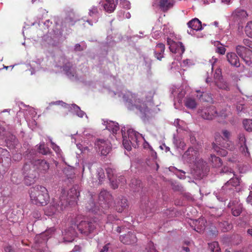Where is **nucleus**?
I'll return each instance as SVG.
<instances>
[{
  "label": "nucleus",
  "mask_w": 252,
  "mask_h": 252,
  "mask_svg": "<svg viewBox=\"0 0 252 252\" xmlns=\"http://www.w3.org/2000/svg\"><path fill=\"white\" fill-rule=\"evenodd\" d=\"M122 97L125 101L126 105L129 110L136 109L141 113V117L144 119L150 113L148 106V103H150L153 97V94L151 93L149 97H146L145 100L143 101V98L139 94H132L129 91L125 93L120 92H114V95Z\"/></svg>",
  "instance_id": "f257e3e1"
},
{
  "label": "nucleus",
  "mask_w": 252,
  "mask_h": 252,
  "mask_svg": "<svg viewBox=\"0 0 252 252\" xmlns=\"http://www.w3.org/2000/svg\"><path fill=\"white\" fill-rule=\"evenodd\" d=\"M79 196V192L77 191L75 188H72L67 193V198H65V191L62 192V195L58 199H54L48 206L45 210V214L48 216H52L61 213L68 204L72 201H76V199Z\"/></svg>",
  "instance_id": "f03ea898"
},
{
  "label": "nucleus",
  "mask_w": 252,
  "mask_h": 252,
  "mask_svg": "<svg viewBox=\"0 0 252 252\" xmlns=\"http://www.w3.org/2000/svg\"><path fill=\"white\" fill-rule=\"evenodd\" d=\"M111 131L113 134L117 139V134L119 132V135H122L123 138V144L124 148L127 151H130L131 149V146L135 148L138 146L140 141L143 139L142 135L135 131L133 129H129L127 131L128 138L123 135L124 130L122 129L121 133H120V127L117 123L111 121Z\"/></svg>",
  "instance_id": "7ed1b4c3"
},
{
  "label": "nucleus",
  "mask_w": 252,
  "mask_h": 252,
  "mask_svg": "<svg viewBox=\"0 0 252 252\" xmlns=\"http://www.w3.org/2000/svg\"><path fill=\"white\" fill-rule=\"evenodd\" d=\"M222 137L218 134H216V144H213V148L219 155L225 156L228 154L226 149L232 151L235 149V147L231 141L229 140L231 136L229 131L226 129L222 130Z\"/></svg>",
  "instance_id": "20e7f679"
},
{
  "label": "nucleus",
  "mask_w": 252,
  "mask_h": 252,
  "mask_svg": "<svg viewBox=\"0 0 252 252\" xmlns=\"http://www.w3.org/2000/svg\"><path fill=\"white\" fill-rule=\"evenodd\" d=\"M30 198L32 204L37 206H44L49 200V195L45 187L37 185L31 189Z\"/></svg>",
  "instance_id": "39448f33"
},
{
  "label": "nucleus",
  "mask_w": 252,
  "mask_h": 252,
  "mask_svg": "<svg viewBox=\"0 0 252 252\" xmlns=\"http://www.w3.org/2000/svg\"><path fill=\"white\" fill-rule=\"evenodd\" d=\"M185 162L194 164L199 169L202 168L205 162L199 158V149L197 147H190L182 156Z\"/></svg>",
  "instance_id": "423d86ee"
},
{
  "label": "nucleus",
  "mask_w": 252,
  "mask_h": 252,
  "mask_svg": "<svg viewBox=\"0 0 252 252\" xmlns=\"http://www.w3.org/2000/svg\"><path fill=\"white\" fill-rule=\"evenodd\" d=\"M248 14L246 11L237 8L232 13L230 18V24H236L238 25V30L239 31L243 29L242 23L243 21L247 19Z\"/></svg>",
  "instance_id": "0eeeda50"
},
{
  "label": "nucleus",
  "mask_w": 252,
  "mask_h": 252,
  "mask_svg": "<svg viewBox=\"0 0 252 252\" xmlns=\"http://www.w3.org/2000/svg\"><path fill=\"white\" fill-rule=\"evenodd\" d=\"M81 218V216H78L76 218V220L75 221V226L76 227L81 233L88 235L93 232L95 228V226L94 223L92 222L81 220L79 222L78 221Z\"/></svg>",
  "instance_id": "6e6552de"
},
{
  "label": "nucleus",
  "mask_w": 252,
  "mask_h": 252,
  "mask_svg": "<svg viewBox=\"0 0 252 252\" xmlns=\"http://www.w3.org/2000/svg\"><path fill=\"white\" fill-rule=\"evenodd\" d=\"M237 54L241 57L248 65L252 64V51L246 47L238 45L236 47Z\"/></svg>",
  "instance_id": "1a4fd4ad"
},
{
  "label": "nucleus",
  "mask_w": 252,
  "mask_h": 252,
  "mask_svg": "<svg viewBox=\"0 0 252 252\" xmlns=\"http://www.w3.org/2000/svg\"><path fill=\"white\" fill-rule=\"evenodd\" d=\"M170 34H172L170 33ZM173 35H170V37H167V42L169 45L170 51L174 53H177L180 56L182 55L185 51V47L181 42H176L173 40Z\"/></svg>",
  "instance_id": "9d476101"
},
{
  "label": "nucleus",
  "mask_w": 252,
  "mask_h": 252,
  "mask_svg": "<svg viewBox=\"0 0 252 252\" xmlns=\"http://www.w3.org/2000/svg\"><path fill=\"white\" fill-rule=\"evenodd\" d=\"M214 82L216 85L220 89L228 90V84L222 78L221 71L220 68H217L214 74Z\"/></svg>",
  "instance_id": "9b49d317"
},
{
  "label": "nucleus",
  "mask_w": 252,
  "mask_h": 252,
  "mask_svg": "<svg viewBox=\"0 0 252 252\" xmlns=\"http://www.w3.org/2000/svg\"><path fill=\"white\" fill-rule=\"evenodd\" d=\"M198 113L202 118L206 120H212L218 116L216 108L213 106L199 110Z\"/></svg>",
  "instance_id": "f8f14e48"
},
{
  "label": "nucleus",
  "mask_w": 252,
  "mask_h": 252,
  "mask_svg": "<svg viewBox=\"0 0 252 252\" xmlns=\"http://www.w3.org/2000/svg\"><path fill=\"white\" fill-rule=\"evenodd\" d=\"M34 169H37L39 173L45 174L49 169V164L46 161L41 159L35 160L32 163Z\"/></svg>",
  "instance_id": "ddd939ff"
},
{
  "label": "nucleus",
  "mask_w": 252,
  "mask_h": 252,
  "mask_svg": "<svg viewBox=\"0 0 252 252\" xmlns=\"http://www.w3.org/2000/svg\"><path fill=\"white\" fill-rule=\"evenodd\" d=\"M75 224L64 230L63 232V239L64 242H72L76 236Z\"/></svg>",
  "instance_id": "4468645a"
},
{
  "label": "nucleus",
  "mask_w": 252,
  "mask_h": 252,
  "mask_svg": "<svg viewBox=\"0 0 252 252\" xmlns=\"http://www.w3.org/2000/svg\"><path fill=\"white\" fill-rule=\"evenodd\" d=\"M174 4L173 0H155L153 5L158 6L163 11H165L172 8Z\"/></svg>",
  "instance_id": "2eb2a0df"
},
{
  "label": "nucleus",
  "mask_w": 252,
  "mask_h": 252,
  "mask_svg": "<svg viewBox=\"0 0 252 252\" xmlns=\"http://www.w3.org/2000/svg\"><path fill=\"white\" fill-rule=\"evenodd\" d=\"M63 70L66 76L71 79L77 78L75 67L69 62L65 63L63 66Z\"/></svg>",
  "instance_id": "dca6fc26"
},
{
  "label": "nucleus",
  "mask_w": 252,
  "mask_h": 252,
  "mask_svg": "<svg viewBox=\"0 0 252 252\" xmlns=\"http://www.w3.org/2000/svg\"><path fill=\"white\" fill-rule=\"evenodd\" d=\"M11 157L9 153L5 149L0 148V161L3 166L9 167L11 164Z\"/></svg>",
  "instance_id": "f3484780"
},
{
  "label": "nucleus",
  "mask_w": 252,
  "mask_h": 252,
  "mask_svg": "<svg viewBox=\"0 0 252 252\" xmlns=\"http://www.w3.org/2000/svg\"><path fill=\"white\" fill-rule=\"evenodd\" d=\"M238 138L239 144L240 145V151L246 158H249L250 156V154L246 145V138L245 135L243 134H240Z\"/></svg>",
  "instance_id": "a211bd4d"
},
{
  "label": "nucleus",
  "mask_w": 252,
  "mask_h": 252,
  "mask_svg": "<svg viewBox=\"0 0 252 252\" xmlns=\"http://www.w3.org/2000/svg\"><path fill=\"white\" fill-rule=\"evenodd\" d=\"M226 57L228 62L231 65L237 67L240 66L239 59L235 53L233 52L228 53Z\"/></svg>",
  "instance_id": "6ab92c4d"
},
{
  "label": "nucleus",
  "mask_w": 252,
  "mask_h": 252,
  "mask_svg": "<svg viewBox=\"0 0 252 252\" xmlns=\"http://www.w3.org/2000/svg\"><path fill=\"white\" fill-rule=\"evenodd\" d=\"M120 239L122 243L126 244H133L136 241V238L135 235L132 233H128L125 236H121Z\"/></svg>",
  "instance_id": "aec40b11"
},
{
  "label": "nucleus",
  "mask_w": 252,
  "mask_h": 252,
  "mask_svg": "<svg viewBox=\"0 0 252 252\" xmlns=\"http://www.w3.org/2000/svg\"><path fill=\"white\" fill-rule=\"evenodd\" d=\"M188 27L195 31H200L202 29L201 22L197 18H194L188 23Z\"/></svg>",
  "instance_id": "412c9836"
},
{
  "label": "nucleus",
  "mask_w": 252,
  "mask_h": 252,
  "mask_svg": "<svg viewBox=\"0 0 252 252\" xmlns=\"http://www.w3.org/2000/svg\"><path fill=\"white\" fill-rule=\"evenodd\" d=\"M165 50V46L162 43L158 44L155 48V55L157 59L161 60L163 57V54Z\"/></svg>",
  "instance_id": "4be33fe9"
},
{
  "label": "nucleus",
  "mask_w": 252,
  "mask_h": 252,
  "mask_svg": "<svg viewBox=\"0 0 252 252\" xmlns=\"http://www.w3.org/2000/svg\"><path fill=\"white\" fill-rule=\"evenodd\" d=\"M5 142L7 146L10 149H13L17 145L18 142L15 136L12 134H9L6 136L5 139Z\"/></svg>",
  "instance_id": "5701e85b"
},
{
  "label": "nucleus",
  "mask_w": 252,
  "mask_h": 252,
  "mask_svg": "<svg viewBox=\"0 0 252 252\" xmlns=\"http://www.w3.org/2000/svg\"><path fill=\"white\" fill-rule=\"evenodd\" d=\"M127 206V200L125 197L119 199L115 205L116 209L118 212H122Z\"/></svg>",
  "instance_id": "b1692460"
},
{
  "label": "nucleus",
  "mask_w": 252,
  "mask_h": 252,
  "mask_svg": "<svg viewBox=\"0 0 252 252\" xmlns=\"http://www.w3.org/2000/svg\"><path fill=\"white\" fill-rule=\"evenodd\" d=\"M113 2H111V12L115 9L116 5L118 4V0H113ZM120 5L124 8L129 9L130 8V3L129 1L126 0H120Z\"/></svg>",
  "instance_id": "393cba45"
},
{
  "label": "nucleus",
  "mask_w": 252,
  "mask_h": 252,
  "mask_svg": "<svg viewBox=\"0 0 252 252\" xmlns=\"http://www.w3.org/2000/svg\"><path fill=\"white\" fill-rule=\"evenodd\" d=\"M172 94L174 95L177 94V96L175 98L176 100L178 101V103H182V99L185 95V92L182 88L173 89L172 90Z\"/></svg>",
  "instance_id": "a878e982"
},
{
  "label": "nucleus",
  "mask_w": 252,
  "mask_h": 252,
  "mask_svg": "<svg viewBox=\"0 0 252 252\" xmlns=\"http://www.w3.org/2000/svg\"><path fill=\"white\" fill-rule=\"evenodd\" d=\"M32 172L33 173L29 175H26L25 176V183L27 186H30L33 184L37 177V173L36 172L32 170Z\"/></svg>",
  "instance_id": "bb28decb"
},
{
  "label": "nucleus",
  "mask_w": 252,
  "mask_h": 252,
  "mask_svg": "<svg viewBox=\"0 0 252 252\" xmlns=\"http://www.w3.org/2000/svg\"><path fill=\"white\" fill-rule=\"evenodd\" d=\"M239 179L236 177L231 178L226 184L222 187L223 190L226 189L227 188H229V186L236 187L239 185Z\"/></svg>",
  "instance_id": "cd10ccee"
},
{
  "label": "nucleus",
  "mask_w": 252,
  "mask_h": 252,
  "mask_svg": "<svg viewBox=\"0 0 252 252\" xmlns=\"http://www.w3.org/2000/svg\"><path fill=\"white\" fill-rule=\"evenodd\" d=\"M194 222L195 223V226L198 225L196 228H194L197 231L201 232L202 230L205 228V222L206 221L203 219H199L198 220H195Z\"/></svg>",
  "instance_id": "c85d7f7f"
},
{
  "label": "nucleus",
  "mask_w": 252,
  "mask_h": 252,
  "mask_svg": "<svg viewBox=\"0 0 252 252\" xmlns=\"http://www.w3.org/2000/svg\"><path fill=\"white\" fill-rule=\"evenodd\" d=\"M185 106L189 109H194L197 105L195 100L190 97H187L185 102Z\"/></svg>",
  "instance_id": "c756f323"
},
{
  "label": "nucleus",
  "mask_w": 252,
  "mask_h": 252,
  "mask_svg": "<svg viewBox=\"0 0 252 252\" xmlns=\"http://www.w3.org/2000/svg\"><path fill=\"white\" fill-rule=\"evenodd\" d=\"M196 93L199 94V95H197L198 98L204 101L211 102L212 100V97L210 95L204 94V92H201L200 90H196Z\"/></svg>",
  "instance_id": "7c9ffc66"
},
{
  "label": "nucleus",
  "mask_w": 252,
  "mask_h": 252,
  "mask_svg": "<svg viewBox=\"0 0 252 252\" xmlns=\"http://www.w3.org/2000/svg\"><path fill=\"white\" fill-rule=\"evenodd\" d=\"M210 161L212 163L213 166L214 167L218 168L222 165V162L220 158L214 155L211 156Z\"/></svg>",
  "instance_id": "2f4dec72"
},
{
  "label": "nucleus",
  "mask_w": 252,
  "mask_h": 252,
  "mask_svg": "<svg viewBox=\"0 0 252 252\" xmlns=\"http://www.w3.org/2000/svg\"><path fill=\"white\" fill-rule=\"evenodd\" d=\"M173 143L177 149L183 150L186 146L184 141L181 139L174 138Z\"/></svg>",
  "instance_id": "473e14b6"
},
{
  "label": "nucleus",
  "mask_w": 252,
  "mask_h": 252,
  "mask_svg": "<svg viewBox=\"0 0 252 252\" xmlns=\"http://www.w3.org/2000/svg\"><path fill=\"white\" fill-rule=\"evenodd\" d=\"M109 192L105 190H103L99 193V199L100 201L107 202V201L109 200Z\"/></svg>",
  "instance_id": "72a5a7b5"
},
{
  "label": "nucleus",
  "mask_w": 252,
  "mask_h": 252,
  "mask_svg": "<svg viewBox=\"0 0 252 252\" xmlns=\"http://www.w3.org/2000/svg\"><path fill=\"white\" fill-rule=\"evenodd\" d=\"M214 45L217 47L216 50V52L221 55H224L225 54L226 49L223 46L220 45V42L219 41H215Z\"/></svg>",
  "instance_id": "f704fd0d"
},
{
  "label": "nucleus",
  "mask_w": 252,
  "mask_h": 252,
  "mask_svg": "<svg viewBox=\"0 0 252 252\" xmlns=\"http://www.w3.org/2000/svg\"><path fill=\"white\" fill-rule=\"evenodd\" d=\"M98 142H100L101 144H103L105 145V141L103 140H99L98 141ZM104 145H100L99 148L100 149L101 155L103 156H106L110 152V148L108 147H106L105 148H104Z\"/></svg>",
  "instance_id": "c9c22d12"
},
{
  "label": "nucleus",
  "mask_w": 252,
  "mask_h": 252,
  "mask_svg": "<svg viewBox=\"0 0 252 252\" xmlns=\"http://www.w3.org/2000/svg\"><path fill=\"white\" fill-rule=\"evenodd\" d=\"M131 15L129 12H125L124 11L121 10L118 12V17L120 20H122L124 19H129Z\"/></svg>",
  "instance_id": "e433bc0d"
},
{
  "label": "nucleus",
  "mask_w": 252,
  "mask_h": 252,
  "mask_svg": "<svg viewBox=\"0 0 252 252\" xmlns=\"http://www.w3.org/2000/svg\"><path fill=\"white\" fill-rule=\"evenodd\" d=\"M246 35L250 38H252V21L247 23L245 28Z\"/></svg>",
  "instance_id": "4c0bfd02"
},
{
  "label": "nucleus",
  "mask_w": 252,
  "mask_h": 252,
  "mask_svg": "<svg viewBox=\"0 0 252 252\" xmlns=\"http://www.w3.org/2000/svg\"><path fill=\"white\" fill-rule=\"evenodd\" d=\"M243 124L246 130L248 131H252V120L245 119L243 121Z\"/></svg>",
  "instance_id": "58836bf2"
},
{
  "label": "nucleus",
  "mask_w": 252,
  "mask_h": 252,
  "mask_svg": "<svg viewBox=\"0 0 252 252\" xmlns=\"http://www.w3.org/2000/svg\"><path fill=\"white\" fill-rule=\"evenodd\" d=\"M219 227L222 231H227L232 228V225L227 221H224L219 224Z\"/></svg>",
  "instance_id": "ea45409f"
},
{
  "label": "nucleus",
  "mask_w": 252,
  "mask_h": 252,
  "mask_svg": "<svg viewBox=\"0 0 252 252\" xmlns=\"http://www.w3.org/2000/svg\"><path fill=\"white\" fill-rule=\"evenodd\" d=\"M209 247L213 252H220V249L217 242H213L209 244Z\"/></svg>",
  "instance_id": "a19ab883"
},
{
  "label": "nucleus",
  "mask_w": 252,
  "mask_h": 252,
  "mask_svg": "<svg viewBox=\"0 0 252 252\" xmlns=\"http://www.w3.org/2000/svg\"><path fill=\"white\" fill-rule=\"evenodd\" d=\"M72 109L74 110V111L76 112V115L80 117L83 118V116L85 115V113L84 112L82 111L80 107L77 106V105L75 104H72Z\"/></svg>",
  "instance_id": "79ce46f5"
},
{
  "label": "nucleus",
  "mask_w": 252,
  "mask_h": 252,
  "mask_svg": "<svg viewBox=\"0 0 252 252\" xmlns=\"http://www.w3.org/2000/svg\"><path fill=\"white\" fill-rule=\"evenodd\" d=\"M141 181L137 179H133L130 184V187L134 191L138 190V188H140Z\"/></svg>",
  "instance_id": "37998d69"
},
{
  "label": "nucleus",
  "mask_w": 252,
  "mask_h": 252,
  "mask_svg": "<svg viewBox=\"0 0 252 252\" xmlns=\"http://www.w3.org/2000/svg\"><path fill=\"white\" fill-rule=\"evenodd\" d=\"M102 4L104 9L108 13H110V0H101L100 3Z\"/></svg>",
  "instance_id": "c03bdc74"
},
{
  "label": "nucleus",
  "mask_w": 252,
  "mask_h": 252,
  "mask_svg": "<svg viewBox=\"0 0 252 252\" xmlns=\"http://www.w3.org/2000/svg\"><path fill=\"white\" fill-rule=\"evenodd\" d=\"M39 152L42 155H47L50 153L49 149L46 147L44 144H41L38 148Z\"/></svg>",
  "instance_id": "a18cd8bd"
},
{
  "label": "nucleus",
  "mask_w": 252,
  "mask_h": 252,
  "mask_svg": "<svg viewBox=\"0 0 252 252\" xmlns=\"http://www.w3.org/2000/svg\"><path fill=\"white\" fill-rule=\"evenodd\" d=\"M242 207L240 204L232 208V213L234 216H238L242 212Z\"/></svg>",
  "instance_id": "49530a36"
},
{
  "label": "nucleus",
  "mask_w": 252,
  "mask_h": 252,
  "mask_svg": "<svg viewBox=\"0 0 252 252\" xmlns=\"http://www.w3.org/2000/svg\"><path fill=\"white\" fill-rule=\"evenodd\" d=\"M31 171V164L29 163H25L23 168V174L25 175L32 174ZM33 172H32L33 173Z\"/></svg>",
  "instance_id": "de8ad7c7"
},
{
  "label": "nucleus",
  "mask_w": 252,
  "mask_h": 252,
  "mask_svg": "<svg viewBox=\"0 0 252 252\" xmlns=\"http://www.w3.org/2000/svg\"><path fill=\"white\" fill-rule=\"evenodd\" d=\"M95 202L91 198L89 202L88 203V204H87V206H86V209L90 211H92V212H94L95 211Z\"/></svg>",
  "instance_id": "09e8293b"
},
{
  "label": "nucleus",
  "mask_w": 252,
  "mask_h": 252,
  "mask_svg": "<svg viewBox=\"0 0 252 252\" xmlns=\"http://www.w3.org/2000/svg\"><path fill=\"white\" fill-rule=\"evenodd\" d=\"M89 14L91 17L97 18L98 17V9L95 6H93L89 10Z\"/></svg>",
  "instance_id": "8fccbe9b"
},
{
  "label": "nucleus",
  "mask_w": 252,
  "mask_h": 252,
  "mask_svg": "<svg viewBox=\"0 0 252 252\" xmlns=\"http://www.w3.org/2000/svg\"><path fill=\"white\" fill-rule=\"evenodd\" d=\"M161 29H162L161 23H160V21L159 20L156 23V24L153 27V30L154 31V32H158L157 34H159L158 33L159 32H161L160 31Z\"/></svg>",
  "instance_id": "3c124183"
},
{
  "label": "nucleus",
  "mask_w": 252,
  "mask_h": 252,
  "mask_svg": "<svg viewBox=\"0 0 252 252\" xmlns=\"http://www.w3.org/2000/svg\"><path fill=\"white\" fill-rule=\"evenodd\" d=\"M174 125L177 127L180 128H182L183 125H185V123L184 121H181V120L177 119L174 121Z\"/></svg>",
  "instance_id": "603ef678"
},
{
  "label": "nucleus",
  "mask_w": 252,
  "mask_h": 252,
  "mask_svg": "<svg viewBox=\"0 0 252 252\" xmlns=\"http://www.w3.org/2000/svg\"><path fill=\"white\" fill-rule=\"evenodd\" d=\"M50 141L51 144V147L52 149L57 153H59L60 152V149L58 146H57L55 143H54L51 139H50Z\"/></svg>",
  "instance_id": "864d4df0"
},
{
  "label": "nucleus",
  "mask_w": 252,
  "mask_h": 252,
  "mask_svg": "<svg viewBox=\"0 0 252 252\" xmlns=\"http://www.w3.org/2000/svg\"><path fill=\"white\" fill-rule=\"evenodd\" d=\"M217 61H218V59L217 58H215L214 57H213L212 59L210 60V63L211 65L212 71H213V70L215 68V67H216L215 63L217 62Z\"/></svg>",
  "instance_id": "5fc2aeb1"
},
{
  "label": "nucleus",
  "mask_w": 252,
  "mask_h": 252,
  "mask_svg": "<svg viewBox=\"0 0 252 252\" xmlns=\"http://www.w3.org/2000/svg\"><path fill=\"white\" fill-rule=\"evenodd\" d=\"M243 43L245 46H246L252 49V40H251L248 38L244 39L243 40Z\"/></svg>",
  "instance_id": "6e6d98bb"
},
{
  "label": "nucleus",
  "mask_w": 252,
  "mask_h": 252,
  "mask_svg": "<svg viewBox=\"0 0 252 252\" xmlns=\"http://www.w3.org/2000/svg\"><path fill=\"white\" fill-rule=\"evenodd\" d=\"M51 104H56V105H61L62 106L66 107L68 105L62 101H57L56 102H53L51 103Z\"/></svg>",
  "instance_id": "4d7b16f0"
},
{
  "label": "nucleus",
  "mask_w": 252,
  "mask_h": 252,
  "mask_svg": "<svg viewBox=\"0 0 252 252\" xmlns=\"http://www.w3.org/2000/svg\"><path fill=\"white\" fill-rule=\"evenodd\" d=\"M110 248V244L108 243L103 246V248L100 251V252H108Z\"/></svg>",
  "instance_id": "13d9d810"
},
{
  "label": "nucleus",
  "mask_w": 252,
  "mask_h": 252,
  "mask_svg": "<svg viewBox=\"0 0 252 252\" xmlns=\"http://www.w3.org/2000/svg\"><path fill=\"white\" fill-rule=\"evenodd\" d=\"M84 48L82 47L80 44H76L74 46V50L76 51H83Z\"/></svg>",
  "instance_id": "bf43d9fd"
},
{
  "label": "nucleus",
  "mask_w": 252,
  "mask_h": 252,
  "mask_svg": "<svg viewBox=\"0 0 252 252\" xmlns=\"http://www.w3.org/2000/svg\"><path fill=\"white\" fill-rule=\"evenodd\" d=\"M149 246L150 247V249L148 252H157L156 250L155 249V248L152 243H150L149 244Z\"/></svg>",
  "instance_id": "052dcab7"
},
{
  "label": "nucleus",
  "mask_w": 252,
  "mask_h": 252,
  "mask_svg": "<svg viewBox=\"0 0 252 252\" xmlns=\"http://www.w3.org/2000/svg\"><path fill=\"white\" fill-rule=\"evenodd\" d=\"M247 201L252 205V191H251L247 198Z\"/></svg>",
  "instance_id": "680f3d73"
},
{
  "label": "nucleus",
  "mask_w": 252,
  "mask_h": 252,
  "mask_svg": "<svg viewBox=\"0 0 252 252\" xmlns=\"http://www.w3.org/2000/svg\"><path fill=\"white\" fill-rule=\"evenodd\" d=\"M237 110L238 112H241L243 110L244 107L243 104H238L236 106Z\"/></svg>",
  "instance_id": "e2e57ef3"
},
{
  "label": "nucleus",
  "mask_w": 252,
  "mask_h": 252,
  "mask_svg": "<svg viewBox=\"0 0 252 252\" xmlns=\"http://www.w3.org/2000/svg\"><path fill=\"white\" fill-rule=\"evenodd\" d=\"M5 252H13V249L10 246L6 247L4 249Z\"/></svg>",
  "instance_id": "0e129e2a"
},
{
  "label": "nucleus",
  "mask_w": 252,
  "mask_h": 252,
  "mask_svg": "<svg viewBox=\"0 0 252 252\" xmlns=\"http://www.w3.org/2000/svg\"><path fill=\"white\" fill-rule=\"evenodd\" d=\"M13 158L14 160H16V159L19 160L21 159L22 156L21 154H17L13 156Z\"/></svg>",
  "instance_id": "69168bd1"
},
{
  "label": "nucleus",
  "mask_w": 252,
  "mask_h": 252,
  "mask_svg": "<svg viewBox=\"0 0 252 252\" xmlns=\"http://www.w3.org/2000/svg\"><path fill=\"white\" fill-rule=\"evenodd\" d=\"M228 160L231 162H235L237 161V157H235L230 158H229Z\"/></svg>",
  "instance_id": "338daca9"
},
{
  "label": "nucleus",
  "mask_w": 252,
  "mask_h": 252,
  "mask_svg": "<svg viewBox=\"0 0 252 252\" xmlns=\"http://www.w3.org/2000/svg\"><path fill=\"white\" fill-rule=\"evenodd\" d=\"M44 24L46 25L48 28L51 24H52V22L49 20H47L44 22Z\"/></svg>",
  "instance_id": "774afa93"
}]
</instances>
